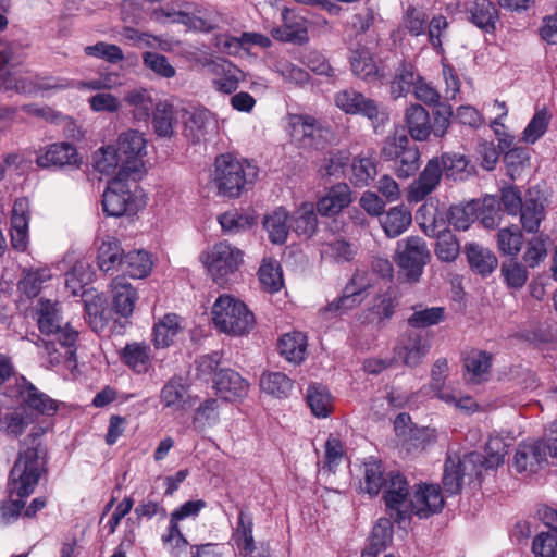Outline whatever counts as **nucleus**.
<instances>
[{"label": "nucleus", "instance_id": "obj_1", "mask_svg": "<svg viewBox=\"0 0 557 557\" xmlns=\"http://www.w3.org/2000/svg\"><path fill=\"white\" fill-rule=\"evenodd\" d=\"M381 492L387 513L397 523L409 519L411 515L428 518L441 511L444 506L438 485L421 484L409 492L408 483L399 472H388L387 483Z\"/></svg>", "mask_w": 557, "mask_h": 557}, {"label": "nucleus", "instance_id": "obj_2", "mask_svg": "<svg viewBox=\"0 0 557 557\" xmlns=\"http://www.w3.org/2000/svg\"><path fill=\"white\" fill-rule=\"evenodd\" d=\"M258 175V169L246 160L225 153L215 158L211 184L221 197L238 198L249 189Z\"/></svg>", "mask_w": 557, "mask_h": 557}, {"label": "nucleus", "instance_id": "obj_3", "mask_svg": "<svg viewBox=\"0 0 557 557\" xmlns=\"http://www.w3.org/2000/svg\"><path fill=\"white\" fill-rule=\"evenodd\" d=\"M216 329L228 335H244L252 330L255 315L247 306L228 295L220 296L212 307Z\"/></svg>", "mask_w": 557, "mask_h": 557}, {"label": "nucleus", "instance_id": "obj_4", "mask_svg": "<svg viewBox=\"0 0 557 557\" xmlns=\"http://www.w3.org/2000/svg\"><path fill=\"white\" fill-rule=\"evenodd\" d=\"M381 157L391 162V169L399 178L412 176L420 166V151L409 137L395 132L387 136L381 148Z\"/></svg>", "mask_w": 557, "mask_h": 557}, {"label": "nucleus", "instance_id": "obj_5", "mask_svg": "<svg viewBox=\"0 0 557 557\" xmlns=\"http://www.w3.org/2000/svg\"><path fill=\"white\" fill-rule=\"evenodd\" d=\"M36 315L39 331L47 336H53L59 345L66 348L69 359L74 360L78 332L69 322L62 323L59 304L40 298L36 307Z\"/></svg>", "mask_w": 557, "mask_h": 557}, {"label": "nucleus", "instance_id": "obj_6", "mask_svg": "<svg viewBox=\"0 0 557 557\" xmlns=\"http://www.w3.org/2000/svg\"><path fill=\"white\" fill-rule=\"evenodd\" d=\"M201 261L212 280L226 284L244 262V253L226 240L219 242L201 255Z\"/></svg>", "mask_w": 557, "mask_h": 557}, {"label": "nucleus", "instance_id": "obj_7", "mask_svg": "<svg viewBox=\"0 0 557 557\" xmlns=\"http://www.w3.org/2000/svg\"><path fill=\"white\" fill-rule=\"evenodd\" d=\"M41 466L37 448H27L21 451L10 472L11 494H16L21 498L29 496L38 484Z\"/></svg>", "mask_w": 557, "mask_h": 557}, {"label": "nucleus", "instance_id": "obj_8", "mask_svg": "<svg viewBox=\"0 0 557 557\" xmlns=\"http://www.w3.org/2000/svg\"><path fill=\"white\" fill-rule=\"evenodd\" d=\"M128 174L119 171L116 176L108 184L102 196V208L107 215L122 216L135 213L141 206L138 196L132 190L135 183L126 181Z\"/></svg>", "mask_w": 557, "mask_h": 557}, {"label": "nucleus", "instance_id": "obj_9", "mask_svg": "<svg viewBox=\"0 0 557 557\" xmlns=\"http://www.w3.org/2000/svg\"><path fill=\"white\" fill-rule=\"evenodd\" d=\"M482 472V455L476 451L460 457L457 454L447 456L444 465L443 486L447 495L460 492L463 480L479 478Z\"/></svg>", "mask_w": 557, "mask_h": 557}, {"label": "nucleus", "instance_id": "obj_10", "mask_svg": "<svg viewBox=\"0 0 557 557\" xmlns=\"http://www.w3.org/2000/svg\"><path fill=\"white\" fill-rule=\"evenodd\" d=\"M429 259L430 250L420 236H409L397 243L395 262L408 281L419 280Z\"/></svg>", "mask_w": 557, "mask_h": 557}, {"label": "nucleus", "instance_id": "obj_11", "mask_svg": "<svg viewBox=\"0 0 557 557\" xmlns=\"http://www.w3.org/2000/svg\"><path fill=\"white\" fill-rule=\"evenodd\" d=\"M336 106L347 114H361L374 122H384L387 115L373 99L355 89H345L336 94Z\"/></svg>", "mask_w": 557, "mask_h": 557}, {"label": "nucleus", "instance_id": "obj_12", "mask_svg": "<svg viewBox=\"0 0 557 557\" xmlns=\"http://www.w3.org/2000/svg\"><path fill=\"white\" fill-rule=\"evenodd\" d=\"M431 348L429 339L419 331L410 330L404 333L395 348V356L408 367L419 366Z\"/></svg>", "mask_w": 557, "mask_h": 557}, {"label": "nucleus", "instance_id": "obj_13", "mask_svg": "<svg viewBox=\"0 0 557 557\" xmlns=\"http://www.w3.org/2000/svg\"><path fill=\"white\" fill-rule=\"evenodd\" d=\"M281 15L282 25L271 30L272 37L282 42L307 44L309 41L308 20L287 8L282 10Z\"/></svg>", "mask_w": 557, "mask_h": 557}, {"label": "nucleus", "instance_id": "obj_14", "mask_svg": "<svg viewBox=\"0 0 557 557\" xmlns=\"http://www.w3.org/2000/svg\"><path fill=\"white\" fill-rule=\"evenodd\" d=\"M146 140L144 135L135 129L123 132L117 140V153L123 158L119 171L129 174L138 169V160L146 153Z\"/></svg>", "mask_w": 557, "mask_h": 557}, {"label": "nucleus", "instance_id": "obj_15", "mask_svg": "<svg viewBox=\"0 0 557 557\" xmlns=\"http://www.w3.org/2000/svg\"><path fill=\"white\" fill-rule=\"evenodd\" d=\"M522 230L527 233L536 234L541 223L546 218V199L540 190L529 189L524 197V205L518 212Z\"/></svg>", "mask_w": 557, "mask_h": 557}, {"label": "nucleus", "instance_id": "obj_16", "mask_svg": "<svg viewBox=\"0 0 557 557\" xmlns=\"http://www.w3.org/2000/svg\"><path fill=\"white\" fill-rule=\"evenodd\" d=\"M36 163L40 168L79 166L76 148L65 141L48 145L37 156Z\"/></svg>", "mask_w": 557, "mask_h": 557}, {"label": "nucleus", "instance_id": "obj_17", "mask_svg": "<svg viewBox=\"0 0 557 557\" xmlns=\"http://www.w3.org/2000/svg\"><path fill=\"white\" fill-rule=\"evenodd\" d=\"M442 170L440 169L438 158H432L414 180L407 194L409 202H420L424 200L438 186L442 178Z\"/></svg>", "mask_w": 557, "mask_h": 557}, {"label": "nucleus", "instance_id": "obj_18", "mask_svg": "<svg viewBox=\"0 0 557 557\" xmlns=\"http://www.w3.org/2000/svg\"><path fill=\"white\" fill-rule=\"evenodd\" d=\"M216 394L224 400H236L247 396L249 383L232 369H221L213 379Z\"/></svg>", "mask_w": 557, "mask_h": 557}, {"label": "nucleus", "instance_id": "obj_19", "mask_svg": "<svg viewBox=\"0 0 557 557\" xmlns=\"http://www.w3.org/2000/svg\"><path fill=\"white\" fill-rule=\"evenodd\" d=\"M29 203L26 198L14 201L11 216V245L17 251L28 246Z\"/></svg>", "mask_w": 557, "mask_h": 557}, {"label": "nucleus", "instance_id": "obj_20", "mask_svg": "<svg viewBox=\"0 0 557 557\" xmlns=\"http://www.w3.org/2000/svg\"><path fill=\"white\" fill-rule=\"evenodd\" d=\"M352 202V193L346 183H337L326 190L317 202V212L322 216H334Z\"/></svg>", "mask_w": 557, "mask_h": 557}, {"label": "nucleus", "instance_id": "obj_21", "mask_svg": "<svg viewBox=\"0 0 557 557\" xmlns=\"http://www.w3.org/2000/svg\"><path fill=\"white\" fill-rule=\"evenodd\" d=\"M467 20L481 30L492 34L499 18L498 10L491 0H474L465 8Z\"/></svg>", "mask_w": 557, "mask_h": 557}, {"label": "nucleus", "instance_id": "obj_22", "mask_svg": "<svg viewBox=\"0 0 557 557\" xmlns=\"http://www.w3.org/2000/svg\"><path fill=\"white\" fill-rule=\"evenodd\" d=\"M151 18L160 23L171 22L183 24L188 29L203 33H209L216 27L212 21L169 8L156 9L151 13Z\"/></svg>", "mask_w": 557, "mask_h": 557}, {"label": "nucleus", "instance_id": "obj_23", "mask_svg": "<svg viewBox=\"0 0 557 557\" xmlns=\"http://www.w3.org/2000/svg\"><path fill=\"white\" fill-rule=\"evenodd\" d=\"M549 453L540 441L522 444L516 451L513 466L518 472H536L547 462Z\"/></svg>", "mask_w": 557, "mask_h": 557}, {"label": "nucleus", "instance_id": "obj_24", "mask_svg": "<svg viewBox=\"0 0 557 557\" xmlns=\"http://www.w3.org/2000/svg\"><path fill=\"white\" fill-rule=\"evenodd\" d=\"M405 124L410 137L417 141H425L432 134L429 111L421 104L413 103L405 110Z\"/></svg>", "mask_w": 557, "mask_h": 557}, {"label": "nucleus", "instance_id": "obj_25", "mask_svg": "<svg viewBox=\"0 0 557 557\" xmlns=\"http://www.w3.org/2000/svg\"><path fill=\"white\" fill-rule=\"evenodd\" d=\"M112 308L123 318L132 315L138 299L136 289L124 276H116L111 284Z\"/></svg>", "mask_w": 557, "mask_h": 557}, {"label": "nucleus", "instance_id": "obj_26", "mask_svg": "<svg viewBox=\"0 0 557 557\" xmlns=\"http://www.w3.org/2000/svg\"><path fill=\"white\" fill-rule=\"evenodd\" d=\"M20 383V394L25 406L40 414L51 416L57 409L58 405L54 399L47 394L40 392L33 383L22 377Z\"/></svg>", "mask_w": 557, "mask_h": 557}, {"label": "nucleus", "instance_id": "obj_27", "mask_svg": "<svg viewBox=\"0 0 557 557\" xmlns=\"http://www.w3.org/2000/svg\"><path fill=\"white\" fill-rule=\"evenodd\" d=\"M212 71L218 75L212 81L213 87L223 94H232L238 88V84L244 79V73L233 63L220 59L212 62Z\"/></svg>", "mask_w": 557, "mask_h": 557}, {"label": "nucleus", "instance_id": "obj_28", "mask_svg": "<svg viewBox=\"0 0 557 557\" xmlns=\"http://www.w3.org/2000/svg\"><path fill=\"white\" fill-rule=\"evenodd\" d=\"M349 63L354 75L362 81L373 82L381 77L376 61L371 50L367 47L351 50Z\"/></svg>", "mask_w": 557, "mask_h": 557}, {"label": "nucleus", "instance_id": "obj_29", "mask_svg": "<svg viewBox=\"0 0 557 557\" xmlns=\"http://www.w3.org/2000/svg\"><path fill=\"white\" fill-rule=\"evenodd\" d=\"M465 255L471 270L483 277L490 275L497 268L496 256L488 248L479 244H467Z\"/></svg>", "mask_w": 557, "mask_h": 557}, {"label": "nucleus", "instance_id": "obj_30", "mask_svg": "<svg viewBox=\"0 0 557 557\" xmlns=\"http://www.w3.org/2000/svg\"><path fill=\"white\" fill-rule=\"evenodd\" d=\"M123 362L137 374L151 368L150 347L145 343H129L121 351Z\"/></svg>", "mask_w": 557, "mask_h": 557}, {"label": "nucleus", "instance_id": "obj_31", "mask_svg": "<svg viewBox=\"0 0 557 557\" xmlns=\"http://www.w3.org/2000/svg\"><path fill=\"white\" fill-rule=\"evenodd\" d=\"M280 354L290 363L299 364L307 352V337L301 332L284 334L278 341Z\"/></svg>", "mask_w": 557, "mask_h": 557}, {"label": "nucleus", "instance_id": "obj_32", "mask_svg": "<svg viewBox=\"0 0 557 557\" xmlns=\"http://www.w3.org/2000/svg\"><path fill=\"white\" fill-rule=\"evenodd\" d=\"M412 222L411 212L405 206L391 208L380 220L387 237L395 238L401 235Z\"/></svg>", "mask_w": 557, "mask_h": 557}, {"label": "nucleus", "instance_id": "obj_33", "mask_svg": "<svg viewBox=\"0 0 557 557\" xmlns=\"http://www.w3.org/2000/svg\"><path fill=\"white\" fill-rule=\"evenodd\" d=\"M152 268L150 256L145 250H133L125 253L120 260V271L133 278H143Z\"/></svg>", "mask_w": 557, "mask_h": 557}, {"label": "nucleus", "instance_id": "obj_34", "mask_svg": "<svg viewBox=\"0 0 557 557\" xmlns=\"http://www.w3.org/2000/svg\"><path fill=\"white\" fill-rule=\"evenodd\" d=\"M124 101L133 108L132 113L137 121H147L157 104L153 102L151 90L141 87L128 90Z\"/></svg>", "mask_w": 557, "mask_h": 557}, {"label": "nucleus", "instance_id": "obj_35", "mask_svg": "<svg viewBox=\"0 0 557 557\" xmlns=\"http://www.w3.org/2000/svg\"><path fill=\"white\" fill-rule=\"evenodd\" d=\"M160 399L164 407L182 410L188 399V385L183 377L174 376L161 389Z\"/></svg>", "mask_w": 557, "mask_h": 557}, {"label": "nucleus", "instance_id": "obj_36", "mask_svg": "<svg viewBox=\"0 0 557 557\" xmlns=\"http://www.w3.org/2000/svg\"><path fill=\"white\" fill-rule=\"evenodd\" d=\"M350 182L357 187L368 186L376 176V160L372 154H358L351 161Z\"/></svg>", "mask_w": 557, "mask_h": 557}, {"label": "nucleus", "instance_id": "obj_37", "mask_svg": "<svg viewBox=\"0 0 557 557\" xmlns=\"http://www.w3.org/2000/svg\"><path fill=\"white\" fill-rule=\"evenodd\" d=\"M263 226L273 244L282 245L286 242L289 231L288 212L280 207L263 218Z\"/></svg>", "mask_w": 557, "mask_h": 557}, {"label": "nucleus", "instance_id": "obj_38", "mask_svg": "<svg viewBox=\"0 0 557 557\" xmlns=\"http://www.w3.org/2000/svg\"><path fill=\"white\" fill-rule=\"evenodd\" d=\"M181 330V318L175 313L165 314L153 326V345L157 348L169 347Z\"/></svg>", "mask_w": 557, "mask_h": 557}, {"label": "nucleus", "instance_id": "obj_39", "mask_svg": "<svg viewBox=\"0 0 557 557\" xmlns=\"http://www.w3.org/2000/svg\"><path fill=\"white\" fill-rule=\"evenodd\" d=\"M292 225L298 235L310 238L318 227L317 206L313 202H302L294 212Z\"/></svg>", "mask_w": 557, "mask_h": 557}, {"label": "nucleus", "instance_id": "obj_40", "mask_svg": "<svg viewBox=\"0 0 557 557\" xmlns=\"http://www.w3.org/2000/svg\"><path fill=\"white\" fill-rule=\"evenodd\" d=\"M307 403L317 418H326L333 410V400L329 389L322 384L309 385L306 394Z\"/></svg>", "mask_w": 557, "mask_h": 557}, {"label": "nucleus", "instance_id": "obj_41", "mask_svg": "<svg viewBox=\"0 0 557 557\" xmlns=\"http://www.w3.org/2000/svg\"><path fill=\"white\" fill-rule=\"evenodd\" d=\"M363 467L364 478L361 488L370 496H376L387 483L388 473H385L382 462L373 458L366 461Z\"/></svg>", "mask_w": 557, "mask_h": 557}, {"label": "nucleus", "instance_id": "obj_42", "mask_svg": "<svg viewBox=\"0 0 557 557\" xmlns=\"http://www.w3.org/2000/svg\"><path fill=\"white\" fill-rule=\"evenodd\" d=\"M123 256L120 242L113 237H108L98 248V267L103 272L120 271V260H122Z\"/></svg>", "mask_w": 557, "mask_h": 557}, {"label": "nucleus", "instance_id": "obj_43", "mask_svg": "<svg viewBox=\"0 0 557 557\" xmlns=\"http://www.w3.org/2000/svg\"><path fill=\"white\" fill-rule=\"evenodd\" d=\"M176 122L174 107L168 101H160L156 104L152 116V127L159 137L171 138L174 134Z\"/></svg>", "mask_w": 557, "mask_h": 557}, {"label": "nucleus", "instance_id": "obj_44", "mask_svg": "<svg viewBox=\"0 0 557 557\" xmlns=\"http://www.w3.org/2000/svg\"><path fill=\"white\" fill-rule=\"evenodd\" d=\"M421 76L416 72V69L410 63H401L396 70V74L391 84V91L395 98L401 97L414 89L416 84L420 81Z\"/></svg>", "mask_w": 557, "mask_h": 557}, {"label": "nucleus", "instance_id": "obj_45", "mask_svg": "<svg viewBox=\"0 0 557 557\" xmlns=\"http://www.w3.org/2000/svg\"><path fill=\"white\" fill-rule=\"evenodd\" d=\"M293 381L282 372L264 373L260 379V387L276 398H286L293 389Z\"/></svg>", "mask_w": 557, "mask_h": 557}, {"label": "nucleus", "instance_id": "obj_46", "mask_svg": "<svg viewBox=\"0 0 557 557\" xmlns=\"http://www.w3.org/2000/svg\"><path fill=\"white\" fill-rule=\"evenodd\" d=\"M413 313L408 318V324L414 329H424L437 325L445 319L443 307L426 308L422 305L412 307Z\"/></svg>", "mask_w": 557, "mask_h": 557}, {"label": "nucleus", "instance_id": "obj_47", "mask_svg": "<svg viewBox=\"0 0 557 557\" xmlns=\"http://www.w3.org/2000/svg\"><path fill=\"white\" fill-rule=\"evenodd\" d=\"M491 360L492 356L486 351H471L465 359L468 380L473 383L482 382L491 368Z\"/></svg>", "mask_w": 557, "mask_h": 557}, {"label": "nucleus", "instance_id": "obj_48", "mask_svg": "<svg viewBox=\"0 0 557 557\" xmlns=\"http://www.w3.org/2000/svg\"><path fill=\"white\" fill-rule=\"evenodd\" d=\"M262 288L269 293H276L283 287V274L280 264L272 259H264L258 271Z\"/></svg>", "mask_w": 557, "mask_h": 557}, {"label": "nucleus", "instance_id": "obj_49", "mask_svg": "<svg viewBox=\"0 0 557 557\" xmlns=\"http://www.w3.org/2000/svg\"><path fill=\"white\" fill-rule=\"evenodd\" d=\"M479 211V203L475 201L467 205H454L448 211V222L455 228L466 231L475 221Z\"/></svg>", "mask_w": 557, "mask_h": 557}, {"label": "nucleus", "instance_id": "obj_50", "mask_svg": "<svg viewBox=\"0 0 557 557\" xmlns=\"http://www.w3.org/2000/svg\"><path fill=\"white\" fill-rule=\"evenodd\" d=\"M497 248L505 255L517 257L523 244V235L517 226L500 228L496 236Z\"/></svg>", "mask_w": 557, "mask_h": 557}, {"label": "nucleus", "instance_id": "obj_51", "mask_svg": "<svg viewBox=\"0 0 557 557\" xmlns=\"http://www.w3.org/2000/svg\"><path fill=\"white\" fill-rule=\"evenodd\" d=\"M349 160L350 154L347 150L330 151L322 159L321 164L319 165L318 169V173L321 177H338L344 173Z\"/></svg>", "mask_w": 557, "mask_h": 557}, {"label": "nucleus", "instance_id": "obj_52", "mask_svg": "<svg viewBox=\"0 0 557 557\" xmlns=\"http://www.w3.org/2000/svg\"><path fill=\"white\" fill-rule=\"evenodd\" d=\"M122 161H124L123 158H121L116 149L111 146L100 148L94 156L95 169L106 175H116L122 166Z\"/></svg>", "mask_w": 557, "mask_h": 557}, {"label": "nucleus", "instance_id": "obj_53", "mask_svg": "<svg viewBox=\"0 0 557 557\" xmlns=\"http://www.w3.org/2000/svg\"><path fill=\"white\" fill-rule=\"evenodd\" d=\"M436 237L435 256L443 262H453L460 252L457 237L451 231L441 232Z\"/></svg>", "mask_w": 557, "mask_h": 557}, {"label": "nucleus", "instance_id": "obj_54", "mask_svg": "<svg viewBox=\"0 0 557 557\" xmlns=\"http://www.w3.org/2000/svg\"><path fill=\"white\" fill-rule=\"evenodd\" d=\"M507 174L511 180L521 176L525 169L530 166V154L527 148L516 147L509 149L504 156Z\"/></svg>", "mask_w": 557, "mask_h": 557}, {"label": "nucleus", "instance_id": "obj_55", "mask_svg": "<svg viewBox=\"0 0 557 557\" xmlns=\"http://www.w3.org/2000/svg\"><path fill=\"white\" fill-rule=\"evenodd\" d=\"M30 423L28 414L25 409L15 410L10 413H5L0 419V430L11 437H18L22 435L27 425Z\"/></svg>", "mask_w": 557, "mask_h": 557}, {"label": "nucleus", "instance_id": "obj_56", "mask_svg": "<svg viewBox=\"0 0 557 557\" xmlns=\"http://www.w3.org/2000/svg\"><path fill=\"white\" fill-rule=\"evenodd\" d=\"M50 278L51 273L47 268L29 270L24 273L18 283V288L28 297H36L41 289L42 283Z\"/></svg>", "mask_w": 557, "mask_h": 557}, {"label": "nucleus", "instance_id": "obj_57", "mask_svg": "<svg viewBox=\"0 0 557 557\" xmlns=\"http://www.w3.org/2000/svg\"><path fill=\"white\" fill-rule=\"evenodd\" d=\"M478 213L476 219L485 228H495L499 225L503 219L499 200L494 196H486Z\"/></svg>", "mask_w": 557, "mask_h": 557}, {"label": "nucleus", "instance_id": "obj_58", "mask_svg": "<svg viewBox=\"0 0 557 557\" xmlns=\"http://www.w3.org/2000/svg\"><path fill=\"white\" fill-rule=\"evenodd\" d=\"M438 163L442 174L451 180H462L468 166V160L458 153H443Z\"/></svg>", "mask_w": 557, "mask_h": 557}, {"label": "nucleus", "instance_id": "obj_59", "mask_svg": "<svg viewBox=\"0 0 557 557\" xmlns=\"http://www.w3.org/2000/svg\"><path fill=\"white\" fill-rule=\"evenodd\" d=\"M507 455V446L503 438L491 437L485 445V455L482 456V469H495L502 466Z\"/></svg>", "mask_w": 557, "mask_h": 557}, {"label": "nucleus", "instance_id": "obj_60", "mask_svg": "<svg viewBox=\"0 0 557 557\" xmlns=\"http://www.w3.org/2000/svg\"><path fill=\"white\" fill-rule=\"evenodd\" d=\"M218 220L222 230L230 234H236L245 231L253 223V219L251 216L243 214L237 210L226 211L222 213Z\"/></svg>", "mask_w": 557, "mask_h": 557}, {"label": "nucleus", "instance_id": "obj_61", "mask_svg": "<svg viewBox=\"0 0 557 557\" xmlns=\"http://www.w3.org/2000/svg\"><path fill=\"white\" fill-rule=\"evenodd\" d=\"M218 400L210 398L205 400L195 411L193 425L195 430L201 432L208 425H212L218 421Z\"/></svg>", "mask_w": 557, "mask_h": 557}, {"label": "nucleus", "instance_id": "obj_62", "mask_svg": "<svg viewBox=\"0 0 557 557\" xmlns=\"http://www.w3.org/2000/svg\"><path fill=\"white\" fill-rule=\"evenodd\" d=\"M549 115L547 111H537L523 131L522 139L528 144H534L547 131Z\"/></svg>", "mask_w": 557, "mask_h": 557}, {"label": "nucleus", "instance_id": "obj_63", "mask_svg": "<svg viewBox=\"0 0 557 557\" xmlns=\"http://www.w3.org/2000/svg\"><path fill=\"white\" fill-rule=\"evenodd\" d=\"M500 272L506 284L510 288H521L528 280V271L525 267L513 260L504 262L502 264Z\"/></svg>", "mask_w": 557, "mask_h": 557}, {"label": "nucleus", "instance_id": "obj_64", "mask_svg": "<svg viewBox=\"0 0 557 557\" xmlns=\"http://www.w3.org/2000/svg\"><path fill=\"white\" fill-rule=\"evenodd\" d=\"M532 550L536 557H557V531L541 532L536 535Z\"/></svg>", "mask_w": 557, "mask_h": 557}]
</instances>
